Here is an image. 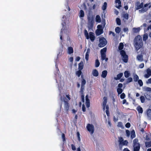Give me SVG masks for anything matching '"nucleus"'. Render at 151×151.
Here are the masks:
<instances>
[{
	"label": "nucleus",
	"instance_id": "25",
	"mask_svg": "<svg viewBox=\"0 0 151 151\" xmlns=\"http://www.w3.org/2000/svg\"><path fill=\"white\" fill-rule=\"evenodd\" d=\"M73 52V48L71 47H70L68 48V53L69 54H71Z\"/></svg>",
	"mask_w": 151,
	"mask_h": 151
},
{
	"label": "nucleus",
	"instance_id": "23",
	"mask_svg": "<svg viewBox=\"0 0 151 151\" xmlns=\"http://www.w3.org/2000/svg\"><path fill=\"white\" fill-rule=\"evenodd\" d=\"M145 144L146 147H151V141L146 142H145Z\"/></svg>",
	"mask_w": 151,
	"mask_h": 151
},
{
	"label": "nucleus",
	"instance_id": "34",
	"mask_svg": "<svg viewBox=\"0 0 151 151\" xmlns=\"http://www.w3.org/2000/svg\"><path fill=\"white\" fill-rule=\"evenodd\" d=\"M100 63L98 59H96L95 61V66L98 67L99 66Z\"/></svg>",
	"mask_w": 151,
	"mask_h": 151
},
{
	"label": "nucleus",
	"instance_id": "36",
	"mask_svg": "<svg viewBox=\"0 0 151 151\" xmlns=\"http://www.w3.org/2000/svg\"><path fill=\"white\" fill-rule=\"evenodd\" d=\"M115 31L116 33L119 34L121 31V28L119 27H117L115 28Z\"/></svg>",
	"mask_w": 151,
	"mask_h": 151
},
{
	"label": "nucleus",
	"instance_id": "49",
	"mask_svg": "<svg viewBox=\"0 0 151 151\" xmlns=\"http://www.w3.org/2000/svg\"><path fill=\"white\" fill-rule=\"evenodd\" d=\"M125 94L124 93H122L120 95V98L122 99H124L125 98Z\"/></svg>",
	"mask_w": 151,
	"mask_h": 151
},
{
	"label": "nucleus",
	"instance_id": "20",
	"mask_svg": "<svg viewBox=\"0 0 151 151\" xmlns=\"http://www.w3.org/2000/svg\"><path fill=\"white\" fill-rule=\"evenodd\" d=\"M83 68V62H80L78 65V70H82Z\"/></svg>",
	"mask_w": 151,
	"mask_h": 151
},
{
	"label": "nucleus",
	"instance_id": "19",
	"mask_svg": "<svg viewBox=\"0 0 151 151\" xmlns=\"http://www.w3.org/2000/svg\"><path fill=\"white\" fill-rule=\"evenodd\" d=\"M103 33V31L101 30L97 29L96 31V35H99Z\"/></svg>",
	"mask_w": 151,
	"mask_h": 151
},
{
	"label": "nucleus",
	"instance_id": "2",
	"mask_svg": "<svg viewBox=\"0 0 151 151\" xmlns=\"http://www.w3.org/2000/svg\"><path fill=\"white\" fill-rule=\"evenodd\" d=\"M124 47L123 43L120 42L118 46V48L119 50H120V54L122 57L123 61L125 63H127L128 60V56L126 54L125 51L122 50Z\"/></svg>",
	"mask_w": 151,
	"mask_h": 151
},
{
	"label": "nucleus",
	"instance_id": "12",
	"mask_svg": "<svg viewBox=\"0 0 151 151\" xmlns=\"http://www.w3.org/2000/svg\"><path fill=\"white\" fill-rule=\"evenodd\" d=\"M147 74L144 75V77L146 78H148L151 76V70L149 68L147 69Z\"/></svg>",
	"mask_w": 151,
	"mask_h": 151
},
{
	"label": "nucleus",
	"instance_id": "48",
	"mask_svg": "<svg viewBox=\"0 0 151 151\" xmlns=\"http://www.w3.org/2000/svg\"><path fill=\"white\" fill-rule=\"evenodd\" d=\"M62 138L63 139V142H64L65 141L66 139H65V134L64 133L62 134Z\"/></svg>",
	"mask_w": 151,
	"mask_h": 151
},
{
	"label": "nucleus",
	"instance_id": "38",
	"mask_svg": "<svg viewBox=\"0 0 151 151\" xmlns=\"http://www.w3.org/2000/svg\"><path fill=\"white\" fill-rule=\"evenodd\" d=\"M116 24L119 25H120L121 24V21L120 19L118 18H117L116 19Z\"/></svg>",
	"mask_w": 151,
	"mask_h": 151
},
{
	"label": "nucleus",
	"instance_id": "26",
	"mask_svg": "<svg viewBox=\"0 0 151 151\" xmlns=\"http://www.w3.org/2000/svg\"><path fill=\"white\" fill-rule=\"evenodd\" d=\"M124 75L125 78H127L130 76V73L129 71L126 70L124 71Z\"/></svg>",
	"mask_w": 151,
	"mask_h": 151
},
{
	"label": "nucleus",
	"instance_id": "15",
	"mask_svg": "<svg viewBox=\"0 0 151 151\" xmlns=\"http://www.w3.org/2000/svg\"><path fill=\"white\" fill-rule=\"evenodd\" d=\"M107 71L106 70H103L102 72L101 77L104 78H105L107 75Z\"/></svg>",
	"mask_w": 151,
	"mask_h": 151
},
{
	"label": "nucleus",
	"instance_id": "29",
	"mask_svg": "<svg viewBox=\"0 0 151 151\" xmlns=\"http://www.w3.org/2000/svg\"><path fill=\"white\" fill-rule=\"evenodd\" d=\"M139 78L137 74H135L134 76L133 79L134 82H136L139 80Z\"/></svg>",
	"mask_w": 151,
	"mask_h": 151
},
{
	"label": "nucleus",
	"instance_id": "1",
	"mask_svg": "<svg viewBox=\"0 0 151 151\" xmlns=\"http://www.w3.org/2000/svg\"><path fill=\"white\" fill-rule=\"evenodd\" d=\"M134 45L137 51L142 47L143 43L142 37L140 35H137L135 37L134 40Z\"/></svg>",
	"mask_w": 151,
	"mask_h": 151
},
{
	"label": "nucleus",
	"instance_id": "33",
	"mask_svg": "<svg viewBox=\"0 0 151 151\" xmlns=\"http://www.w3.org/2000/svg\"><path fill=\"white\" fill-rule=\"evenodd\" d=\"M107 4L106 2H104V3L102 7V9L104 11L105 10L107 7Z\"/></svg>",
	"mask_w": 151,
	"mask_h": 151
},
{
	"label": "nucleus",
	"instance_id": "39",
	"mask_svg": "<svg viewBox=\"0 0 151 151\" xmlns=\"http://www.w3.org/2000/svg\"><path fill=\"white\" fill-rule=\"evenodd\" d=\"M144 91L147 92H150L151 91V88L149 87H145L144 88Z\"/></svg>",
	"mask_w": 151,
	"mask_h": 151
},
{
	"label": "nucleus",
	"instance_id": "42",
	"mask_svg": "<svg viewBox=\"0 0 151 151\" xmlns=\"http://www.w3.org/2000/svg\"><path fill=\"white\" fill-rule=\"evenodd\" d=\"M97 28L98 29L101 30L103 31L104 27H103L101 25L99 24L97 26Z\"/></svg>",
	"mask_w": 151,
	"mask_h": 151
},
{
	"label": "nucleus",
	"instance_id": "35",
	"mask_svg": "<svg viewBox=\"0 0 151 151\" xmlns=\"http://www.w3.org/2000/svg\"><path fill=\"white\" fill-rule=\"evenodd\" d=\"M124 141L122 137H120L119 139V142L120 144H122L123 145H125V144L123 142V141Z\"/></svg>",
	"mask_w": 151,
	"mask_h": 151
},
{
	"label": "nucleus",
	"instance_id": "55",
	"mask_svg": "<svg viewBox=\"0 0 151 151\" xmlns=\"http://www.w3.org/2000/svg\"><path fill=\"white\" fill-rule=\"evenodd\" d=\"M89 55V54L86 53L85 58L87 61H88V60Z\"/></svg>",
	"mask_w": 151,
	"mask_h": 151
},
{
	"label": "nucleus",
	"instance_id": "61",
	"mask_svg": "<svg viewBox=\"0 0 151 151\" xmlns=\"http://www.w3.org/2000/svg\"><path fill=\"white\" fill-rule=\"evenodd\" d=\"M106 114L107 116H109V110H106Z\"/></svg>",
	"mask_w": 151,
	"mask_h": 151
},
{
	"label": "nucleus",
	"instance_id": "28",
	"mask_svg": "<svg viewBox=\"0 0 151 151\" xmlns=\"http://www.w3.org/2000/svg\"><path fill=\"white\" fill-rule=\"evenodd\" d=\"M140 30V27L138 28H133V31L134 33H138L139 32Z\"/></svg>",
	"mask_w": 151,
	"mask_h": 151
},
{
	"label": "nucleus",
	"instance_id": "6",
	"mask_svg": "<svg viewBox=\"0 0 151 151\" xmlns=\"http://www.w3.org/2000/svg\"><path fill=\"white\" fill-rule=\"evenodd\" d=\"M107 51V48L105 47L101 50L100 53L101 55V60L102 61L105 60L107 62L108 60V58H106V52Z\"/></svg>",
	"mask_w": 151,
	"mask_h": 151
},
{
	"label": "nucleus",
	"instance_id": "47",
	"mask_svg": "<svg viewBox=\"0 0 151 151\" xmlns=\"http://www.w3.org/2000/svg\"><path fill=\"white\" fill-rule=\"evenodd\" d=\"M77 135L78 139V140L79 141H80L81 140V138L80 137V134L79 132H77Z\"/></svg>",
	"mask_w": 151,
	"mask_h": 151
},
{
	"label": "nucleus",
	"instance_id": "24",
	"mask_svg": "<svg viewBox=\"0 0 151 151\" xmlns=\"http://www.w3.org/2000/svg\"><path fill=\"white\" fill-rule=\"evenodd\" d=\"M96 22L100 23L101 20L100 16L99 15H97L96 17Z\"/></svg>",
	"mask_w": 151,
	"mask_h": 151
},
{
	"label": "nucleus",
	"instance_id": "41",
	"mask_svg": "<svg viewBox=\"0 0 151 151\" xmlns=\"http://www.w3.org/2000/svg\"><path fill=\"white\" fill-rule=\"evenodd\" d=\"M148 36L147 34L144 35L143 37V40L144 41H146L148 39Z\"/></svg>",
	"mask_w": 151,
	"mask_h": 151
},
{
	"label": "nucleus",
	"instance_id": "31",
	"mask_svg": "<svg viewBox=\"0 0 151 151\" xmlns=\"http://www.w3.org/2000/svg\"><path fill=\"white\" fill-rule=\"evenodd\" d=\"M123 17L126 20H128L129 19V14L127 13L124 14L123 15Z\"/></svg>",
	"mask_w": 151,
	"mask_h": 151
},
{
	"label": "nucleus",
	"instance_id": "10",
	"mask_svg": "<svg viewBox=\"0 0 151 151\" xmlns=\"http://www.w3.org/2000/svg\"><path fill=\"white\" fill-rule=\"evenodd\" d=\"M86 128L91 134H92L94 132V127L92 124H88L86 126Z\"/></svg>",
	"mask_w": 151,
	"mask_h": 151
},
{
	"label": "nucleus",
	"instance_id": "56",
	"mask_svg": "<svg viewBox=\"0 0 151 151\" xmlns=\"http://www.w3.org/2000/svg\"><path fill=\"white\" fill-rule=\"evenodd\" d=\"M144 66V64L143 63H141L140 64L139 66V67L140 68H143Z\"/></svg>",
	"mask_w": 151,
	"mask_h": 151
},
{
	"label": "nucleus",
	"instance_id": "62",
	"mask_svg": "<svg viewBox=\"0 0 151 151\" xmlns=\"http://www.w3.org/2000/svg\"><path fill=\"white\" fill-rule=\"evenodd\" d=\"M86 107L87 108H88L90 107V103H86Z\"/></svg>",
	"mask_w": 151,
	"mask_h": 151
},
{
	"label": "nucleus",
	"instance_id": "14",
	"mask_svg": "<svg viewBox=\"0 0 151 151\" xmlns=\"http://www.w3.org/2000/svg\"><path fill=\"white\" fill-rule=\"evenodd\" d=\"M92 74L93 76L97 77L99 74L98 71L96 69H93L92 71Z\"/></svg>",
	"mask_w": 151,
	"mask_h": 151
},
{
	"label": "nucleus",
	"instance_id": "5",
	"mask_svg": "<svg viewBox=\"0 0 151 151\" xmlns=\"http://www.w3.org/2000/svg\"><path fill=\"white\" fill-rule=\"evenodd\" d=\"M84 35L87 40L90 39L91 40L92 42H93L95 40V36L94 34L92 32H90L89 33V35L86 29L84 30Z\"/></svg>",
	"mask_w": 151,
	"mask_h": 151
},
{
	"label": "nucleus",
	"instance_id": "64",
	"mask_svg": "<svg viewBox=\"0 0 151 151\" xmlns=\"http://www.w3.org/2000/svg\"><path fill=\"white\" fill-rule=\"evenodd\" d=\"M147 83H151V78L148 79Z\"/></svg>",
	"mask_w": 151,
	"mask_h": 151
},
{
	"label": "nucleus",
	"instance_id": "11",
	"mask_svg": "<svg viewBox=\"0 0 151 151\" xmlns=\"http://www.w3.org/2000/svg\"><path fill=\"white\" fill-rule=\"evenodd\" d=\"M144 6V3L142 2L140 4L139 1H137L135 4V9L136 10L142 8Z\"/></svg>",
	"mask_w": 151,
	"mask_h": 151
},
{
	"label": "nucleus",
	"instance_id": "37",
	"mask_svg": "<svg viewBox=\"0 0 151 151\" xmlns=\"http://www.w3.org/2000/svg\"><path fill=\"white\" fill-rule=\"evenodd\" d=\"M123 90L121 88H117V91L118 95L120 94L123 92Z\"/></svg>",
	"mask_w": 151,
	"mask_h": 151
},
{
	"label": "nucleus",
	"instance_id": "46",
	"mask_svg": "<svg viewBox=\"0 0 151 151\" xmlns=\"http://www.w3.org/2000/svg\"><path fill=\"white\" fill-rule=\"evenodd\" d=\"M145 139L147 141H149L150 140V139L149 134H147L146 135L145 137Z\"/></svg>",
	"mask_w": 151,
	"mask_h": 151
},
{
	"label": "nucleus",
	"instance_id": "45",
	"mask_svg": "<svg viewBox=\"0 0 151 151\" xmlns=\"http://www.w3.org/2000/svg\"><path fill=\"white\" fill-rule=\"evenodd\" d=\"M132 78L131 77H129L127 78V83H129L130 82H131L132 81Z\"/></svg>",
	"mask_w": 151,
	"mask_h": 151
},
{
	"label": "nucleus",
	"instance_id": "32",
	"mask_svg": "<svg viewBox=\"0 0 151 151\" xmlns=\"http://www.w3.org/2000/svg\"><path fill=\"white\" fill-rule=\"evenodd\" d=\"M84 16V11L82 10H81L80 12L79 17L81 18L83 17Z\"/></svg>",
	"mask_w": 151,
	"mask_h": 151
},
{
	"label": "nucleus",
	"instance_id": "51",
	"mask_svg": "<svg viewBox=\"0 0 151 151\" xmlns=\"http://www.w3.org/2000/svg\"><path fill=\"white\" fill-rule=\"evenodd\" d=\"M82 110L83 112H85L86 111V108L84 104H83L82 106Z\"/></svg>",
	"mask_w": 151,
	"mask_h": 151
},
{
	"label": "nucleus",
	"instance_id": "27",
	"mask_svg": "<svg viewBox=\"0 0 151 151\" xmlns=\"http://www.w3.org/2000/svg\"><path fill=\"white\" fill-rule=\"evenodd\" d=\"M82 73V72L81 70H79L76 71V74L78 76V77H79Z\"/></svg>",
	"mask_w": 151,
	"mask_h": 151
},
{
	"label": "nucleus",
	"instance_id": "44",
	"mask_svg": "<svg viewBox=\"0 0 151 151\" xmlns=\"http://www.w3.org/2000/svg\"><path fill=\"white\" fill-rule=\"evenodd\" d=\"M117 126L119 127L122 128L123 127L122 123L121 122H119L118 123Z\"/></svg>",
	"mask_w": 151,
	"mask_h": 151
},
{
	"label": "nucleus",
	"instance_id": "21",
	"mask_svg": "<svg viewBox=\"0 0 151 151\" xmlns=\"http://www.w3.org/2000/svg\"><path fill=\"white\" fill-rule=\"evenodd\" d=\"M115 3H118L119 5L118 6H116V7L118 9H120L121 7V2L120 0H115Z\"/></svg>",
	"mask_w": 151,
	"mask_h": 151
},
{
	"label": "nucleus",
	"instance_id": "57",
	"mask_svg": "<svg viewBox=\"0 0 151 151\" xmlns=\"http://www.w3.org/2000/svg\"><path fill=\"white\" fill-rule=\"evenodd\" d=\"M63 29H61V32H60V39L61 40H62V39H63V37H62V35H63Z\"/></svg>",
	"mask_w": 151,
	"mask_h": 151
},
{
	"label": "nucleus",
	"instance_id": "22",
	"mask_svg": "<svg viewBox=\"0 0 151 151\" xmlns=\"http://www.w3.org/2000/svg\"><path fill=\"white\" fill-rule=\"evenodd\" d=\"M136 137L135 133V131L133 130L131 131V137L132 139Z\"/></svg>",
	"mask_w": 151,
	"mask_h": 151
},
{
	"label": "nucleus",
	"instance_id": "18",
	"mask_svg": "<svg viewBox=\"0 0 151 151\" xmlns=\"http://www.w3.org/2000/svg\"><path fill=\"white\" fill-rule=\"evenodd\" d=\"M143 57L142 55H137V58L139 61H142L143 60Z\"/></svg>",
	"mask_w": 151,
	"mask_h": 151
},
{
	"label": "nucleus",
	"instance_id": "4",
	"mask_svg": "<svg viewBox=\"0 0 151 151\" xmlns=\"http://www.w3.org/2000/svg\"><path fill=\"white\" fill-rule=\"evenodd\" d=\"M81 86L80 91L81 94V101L83 102L84 101V90L85 89V85L86 83V81L85 79L84 78L83 75L81 76Z\"/></svg>",
	"mask_w": 151,
	"mask_h": 151
},
{
	"label": "nucleus",
	"instance_id": "43",
	"mask_svg": "<svg viewBox=\"0 0 151 151\" xmlns=\"http://www.w3.org/2000/svg\"><path fill=\"white\" fill-rule=\"evenodd\" d=\"M138 82L140 86H142L143 85V83L142 80L141 79L139 80Z\"/></svg>",
	"mask_w": 151,
	"mask_h": 151
},
{
	"label": "nucleus",
	"instance_id": "40",
	"mask_svg": "<svg viewBox=\"0 0 151 151\" xmlns=\"http://www.w3.org/2000/svg\"><path fill=\"white\" fill-rule=\"evenodd\" d=\"M140 99L142 103H144L145 102V99L144 96H141L140 97Z\"/></svg>",
	"mask_w": 151,
	"mask_h": 151
},
{
	"label": "nucleus",
	"instance_id": "3",
	"mask_svg": "<svg viewBox=\"0 0 151 151\" xmlns=\"http://www.w3.org/2000/svg\"><path fill=\"white\" fill-rule=\"evenodd\" d=\"M70 99V98L68 95H66V97H64L63 98L64 110L67 114H68L70 109V105L69 101Z\"/></svg>",
	"mask_w": 151,
	"mask_h": 151
},
{
	"label": "nucleus",
	"instance_id": "50",
	"mask_svg": "<svg viewBox=\"0 0 151 151\" xmlns=\"http://www.w3.org/2000/svg\"><path fill=\"white\" fill-rule=\"evenodd\" d=\"M86 103H90V100L88 98V95H87L86 96Z\"/></svg>",
	"mask_w": 151,
	"mask_h": 151
},
{
	"label": "nucleus",
	"instance_id": "8",
	"mask_svg": "<svg viewBox=\"0 0 151 151\" xmlns=\"http://www.w3.org/2000/svg\"><path fill=\"white\" fill-rule=\"evenodd\" d=\"M88 21V27L89 29H92L93 27L94 21L93 18L92 17L88 16L87 17Z\"/></svg>",
	"mask_w": 151,
	"mask_h": 151
},
{
	"label": "nucleus",
	"instance_id": "30",
	"mask_svg": "<svg viewBox=\"0 0 151 151\" xmlns=\"http://www.w3.org/2000/svg\"><path fill=\"white\" fill-rule=\"evenodd\" d=\"M147 115L149 117L151 118V109H148L147 111Z\"/></svg>",
	"mask_w": 151,
	"mask_h": 151
},
{
	"label": "nucleus",
	"instance_id": "17",
	"mask_svg": "<svg viewBox=\"0 0 151 151\" xmlns=\"http://www.w3.org/2000/svg\"><path fill=\"white\" fill-rule=\"evenodd\" d=\"M137 110L138 111L139 113H142L143 111L142 108L140 106H138L137 108Z\"/></svg>",
	"mask_w": 151,
	"mask_h": 151
},
{
	"label": "nucleus",
	"instance_id": "52",
	"mask_svg": "<svg viewBox=\"0 0 151 151\" xmlns=\"http://www.w3.org/2000/svg\"><path fill=\"white\" fill-rule=\"evenodd\" d=\"M126 132L127 134V136L128 137H129L130 134V132L128 130H126Z\"/></svg>",
	"mask_w": 151,
	"mask_h": 151
},
{
	"label": "nucleus",
	"instance_id": "59",
	"mask_svg": "<svg viewBox=\"0 0 151 151\" xmlns=\"http://www.w3.org/2000/svg\"><path fill=\"white\" fill-rule=\"evenodd\" d=\"M123 86V85L121 83H119L118 84V87H119L118 88H121Z\"/></svg>",
	"mask_w": 151,
	"mask_h": 151
},
{
	"label": "nucleus",
	"instance_id": "53",
	"mask_svg": "<svg viewBox=\"0 0 151 151\" xmlns=\"http://www.w3.org/2000/svg\"><path fill=\"white\" fill-rule=\"evenodd\" d=\"M147 10H146L144 8H142V9L139 10V11L141 13H144Z\"/></svg>",
	"mask_w": 151,
	"mask_h": 151
},
{
	"label": "nucleus",
	"instance_id": "63",
	"mask_svg": "<svg viewBox=\"0 0 151 151\" xmlns=\"http://www.w3.org/2000/svg\"><path fill=\"white\" fill-rule=\"evenodd\" d=\"M77 111L75 110V109H73L72 110V113L73 114H75V113L77 112Z\"/></svg>",
	"mask_w": 151,
	"mask_h": 151
},
{
	"label": "nucleus",
	"instance_id": "60",
	"mask_svg": "<svg viewBox=\"0 0 151 151\" xmlns=\"http://www.w3.org/2000/svg\"><path fill=\"white\" fill-rule=\"evenodd\" d=\"M109 34H112L113 36L114 37L115 36V34L112 31H110L109 32Z\"/></svg>",
	"mask_w": 151,
	"mask_h": 151
},
{
	"label": "nucleus",
	"instance_id": "7",
	"mask_svg": "<svg viewBox=\"0 0 151 151\" xmlns=\"http://www.w3.org/2000/svg\"><path fill=\"white\" fill-rule=\"evenodd\" d=\"M138 142V139L137 138H136L133 140V151H139L140 149V145L139 143Z\"/></svg>",
	"mask_w": 151,
	"mask_h": 151
},
{
	"label": "nucleus",
	"instance_id": "54",
	"mask_svg": "<svg viewBox=\"0 0 151 151\" xmlns=\"http://www.w3.org/2000/svg\"><path fill=\"white\" fill-rule=\"evenodd\" d=\"M130 124L129 122H127L125 125V127L127 128H129L130 127Z\"/></svg>",
	"mask_w": 151,
	"mask_h": 151
},
{
	"label": "nucleus",
	"instance_id": "58",
	"mask_svg": "<svg viewBox=\"0 0 151 151\" xmlns=\"http://www.w3.org/2000/svg\"><path fill=\"white\" fill-rule=\"evenodd\" d=\"M72 149L73 150H76V148L75 145L73 144H71V145Z\"/></svg>",
	"mask_w": 151,
	"mask_h": 151
},
{
	"label": "nucleus",
	"instance_id": "16",
	"mask_svg": "<svg viewBox=\"0 0 151 151\" xmlns=\"http://www.w3.org/2000/svg\"><path fill=\"white\" fill-rule=\"evenodd\" d=\"M123 75V73H121L118 74H117V77H115L114 78L115 80H119L122 77Z\"/></svg>",
	"mask_w": 151,
	"mask_h": 151
},
{
	"label": "nucleus",
	"instance_id": "13",
	"mask_svg": "<svg viewBox=\"0 0 151 151\" xmlns=\"http://www.w3.org/2000/svg\"><path fill=\"white\" fill-rule=\"evenodd\" d=\"M104 101L103 102V109L104 111L105 110V107L107 102V98L106 97L104 96L103 98Z\"/></svg>",
	"mask_w": 151,
	"mask_h": 151
},
{
	"label": "nucleus",
	"instance_id": "9",
	"mask_svg": "<svg viewBox=\"0 0 151 151\" xmlns=\"http://www.w3.org/2000/svg\"><path fill=\"white\" fill-rule=\"evenodd\" d=\"M99 42L98 44V46L100 47H104L107 43V41L106 39L103 37L99 38Z\"/></svg>",
	"mask_w": 151,
	"mask_h": 151
}]
</instances>
